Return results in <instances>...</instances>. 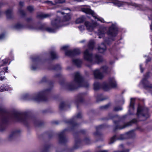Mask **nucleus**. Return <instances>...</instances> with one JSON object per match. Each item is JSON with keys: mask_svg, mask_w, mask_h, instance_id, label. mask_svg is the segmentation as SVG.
Returning <instances> with one entry per match:
<instances>
[{"mask_svg": "<svg viewBox=\"0 0 152 152\" xmlns=\"http://www.w3.org/2000/svg\"><path fill=\"white\" fill-rule=\"evenodd\" d=\"M10 118L26 124L29 120V117L28 113L26 112L15 111L10 114L5 110L0 109V131H3L4 129V124L7 122Z\"/></svg>", "mask_w": 152, "mask_h": 152, "instance_id": "nucleus-1", "label": "nucleus"}, {"mask_svg": "<svg viewBox=\"0 0 152 152\" xmlns=\"http://www.w3.org/2000/svg\"><path fill=\"white\" fill-rule=\"evenodd\" d=\"M89 86L87 81H85L80 73L76 72L75 73L74 80L71 83L66 84L65 88L67 89L72 90L78 87H83L87 88Z\"/></svg>", "mask_w": 152, "mask_h": 152, "instance_id": "nucleus-2", "label": "nucleus"}, {"mask_svg": "<svg viewBox=\"0 0 152 152\" xmlns=\"http://www.w3.org/2000/svg\"><path fill=\"white\" fill-rule=\"evenodd\" d=\"M51 90V88L45 89L35 94L33 97L29 96L27 94H23L22 96L21 99L23 100H28L31 99L37 102L46 101L47 100V96Z\"/></svg>", "mask_w": 152, "mask_h": 152, "instance_id": "nucleus-3", "label": "nucleus"}, {"mask_svg": "<svg viewBox=\"0 0 152 152\" xmlns=\"http://www.w3.org/2000/svg\"><path fill=\"white\" fill-rule=\"evenodd\" d=\"M117 84L115 79L111 78L109 79L108 83L104 82L101 85L98 82H95L94 84V88L95 90H97L101 88L105 91H107L112 88H115Z\"/></svg>", "mask_w": 152, "mask_h": 152, "instance_id": "nucleus-4", "label": "nucleus"}, {"mask_svg": "<svg viewBox=\"0 0 152 152\" xmlns=\"http://www.w3.org/2000/svg\"><path fill=\"white\" fill-rule=\"evenodd\" d=\"M71 18V15L69 13H67L65 15L62 20H61L60 18L57 17L56 18L51 21V24L54 27L58 28L62 26H66L69 24L67 22Z\"/></svg>", "mask_w": 152, "mask_h": 152, "instance_id": "nucleus-5", "label": "nucleus"}, {"mask_svg": "<svg viewBox=\"0 0 152 152\" xmlns=\"http://www.w3.org/2000/svg\"><path fill=\"white\" fill-rule=\"evenodd\" d=\"M84 57L86 60L91 64H93L94 62L99 63L103 60L102 57L97 55H96L94 58L88 49L86 50L84 52Z\"/></svg>", "mask_w": 152, "mask_h": 152, "instance_id": "nucleus-6", "label": "nucleus"}, {"mask_svg": "<svg viewBox=\"0 0 152 152\" xmlns=\"http://www.w3.org/2000/svg\"><path fill=\"white\" fill-rule=\"evenodd\" d=\"M108 67L106 66H102L100 69H96L93 71L94 78L101 80L104 77V73H107Z\"/></svg>", "mask_w": 152, "mask_h": 152, "instance_id": "nucleus-7", "label": "nucleus"}, {"mask_svg": "<svg viewBox=\"0 0 152 152\" xmlns=\"http://www.w3.org/2000/svg\"><path fill=\"white\" fill-rule=\"evenodd\" d=\"M137 115L139 117H144L145 119L148 118L149 117L148 108L139 104L137 109Z\"/></svg>", "mask_w": 152, "mask_h": 152, "instance_id": "nucleus-8", "label": "nucleus"}, {"mask_svg": "<svg viewBox=\"0 0 152 152\" xmlns=\"http://www.w3.org/2000/svg\"><path fill=\"white\" fill-rule=\"evenodd\" d=\"M149 73H147L145 75L144 78L141 81V83L144 86L145 88L151 92L152 91V85L150 84L147 80L149 77Z\"/></svg>", "mask_w": 152, "mask_h": 152, "instance_id": "nucleus-9", "label": "nucleus"}, {"mask_svg": "<svg viewBox=\"0 0 152 152\" xmlns=\"http://www.w3.org/2000/svg\"><path fill=\"white\" fill-rule=\"evenodd\" d=\"M137 121L135 119H134L129 122L124 124L123 126H121L119 125V122L118 121H114V123L115 125V130L117 129H122L129 126H131L133 123H135Z\"/></svg>", "mask_w": 152, "mask_h": 152, "instance_id": "nucleus-10", "label": "nucleus"}, {"mask_svg": "<svg viewBox=\"0 0 152 152\" xmlns=\"http://www.w3.org/2000/svg\"><path fill=\"white\" fill-rule=\"evenodd\" d=\"M118 29L116 23H112V25L109 28L107 31L108 35L112 37H115L117 34Z\"/></svg>", "mask_w": 152, "mask_h": 152, "instance_id": "nucleus-11", "label": "nucleus"}, {"mask_svg": "<svg viewBox=\"0 0 152 152\" xmlns=\"http://www.w3.org/2000/svg\"><path fill=\"white\" fill-rule=\"evenodd\" d=\"M81 10L82 11L86 14H91L95 19H97L98 20L101 21V22H104L103 19L98 18V15L90 9L86 7L83 8L81 9Z\"/></svg>", "mask_w": 152, "mask_h": 152, "instance_id": "nucleus-12", "label": "nucleus"}, {"mask_svg": "<svg viewBox=\"0 0 152 152\" xmlns=\"http://www.w3.org/2000/svg\"><path fill=\"white\" fill-rule=\"evenodd\" d=\"M125 135L126 133L124 134L115 135L114 136L110 138L109 142L110 144L113 143L116 140H122L127 139Z\"/></svg>", "mask_w": 152, "mask_h": 152, "instance_id": "nucleus-13", "label": "nucleus"}, {"mask_svg": "<svg viewBox=\"0 0 152 152\" xmlns=\"http://www.w3.org/2000/svg\"><path fill=\"white\" fill-rule=\"evenodd\" d=\"M80 53V51L79 49H75L73 50H67L65 52V55L66 56L73 57L79 54Z\"/></svg>", "mask_w": 152, "mask_h": 152, "instance_id": "nucleus-14", "label": "nucleus"}, {"mask_svg": "<svg viewBox=\"0 0 152 152\" xmlns=\"http://www.w3.org/2000/svg\"><path fill=\"white\" fill-rule=\"evenodd\" d=\"M67 130L66 129H65L58 134L59 142L60 143L64 144L66 142L67 140L65 137V133Z\"/></svg>", "mask_w": 152, "mask_h": 152, "instance_id": "nucleus-15", "label": "nucleus"}, {"mask_svg": "<svg viewBox=\"0 0 152 152\" xmlns=\"http://www.w3.org/2000/svg\"><path fill=\"white\" fill-rule=\"evenodd\" d=\"M82 117V114L80 113H78L76 116H74L71 119L69 120L68 123L71 124L73 127L77 125V124L75 123V121L77 118H80Z\"/></svg>", "mask_w": 152, "mask_h": 152, "instance_id": "nucleus-16", "label": "nucleus"}, {"mask_svg": "<svg viewBox=\"0 0 152 152\" xmlns=\"http://www.w3.org/2000/svg\"><path fill=\"white\" fill-rule=\"evenodd\" d=\"M85 25L87 30L89 31H92L97 26L96 23H92L88 21H86L85 23Z\"/></svg>", "mask_w": 152, "mask_h": 152, "instance_id": "nucleus-17", "label": "nucleus"}, {"mask_svg": "<svg viewBox=\"0 0 152 152\" xmlns=\"http://www.w3.org/2000/svg\"><path fill=\"white\" fill-rule=\"evenodd\" d=\"M20 132L19 130H15L12 131L9 136V139L11 140L18 136L20 134Z\"/></svg>", "mask_w": 152, "mask_h": 152, "instance_id": "nucleus-18", "label": "nucleus"}, {"mask_svg": "<svg viewBox=\"0 0 152 152\" xmlns=\"http://www.w3.org/2000/svg\"><path fill=\"white\" fill-rule=\"evenodd\" d=\"M32 61V62L33 65L31 66V69L33 70H35L37 68V67H35L34 65L38 64L39 61V58L35 57H31Z\"/></svg>", "mask_w": 152, "mask_h": 152, "instance_id": "nucleus-19", "label": "nucleus"}, {"mask_svg": "<svg viewBox=\"0 0 152 152\" xmlns=\"http://www.w3.org/2000/svg\"><path fill=\"white\" fill-rule=\"evenodd\" d=\"M84 93H80L78 94L76 97L75 102L77 104L82 102L84 100Z\"/></svg>", "mask_w": 152, "mask_h": 152, "instance_id": "nucleus-20", "label": "nucleus"}, {"mask_svg": "<svg viewBox=\"0 0 152 152\" xmlns=\"http://www.w3.org/2000/svg\"><path fill=\"white\" fill-rule=\"evenodd\" d=\"M19 7L18 10L19 13L22 16H24L26 15V12L22 9V7L24 6V3L23 1H20L19 2Z\"/></svg>", "mask_w": 152, "mask_h": 152, "instance_id": "nucleus-21", "label": "nucleus"}, {"mask_svg": "<svg viewBox=\"0 0 152 152\" xmlns=\"http://www.w3.org/2000/svg\"><path fill=\"white\" fill-rule=\"evenodd\" d=\"M136 134L133 130H131L126 133L125 136L127 139L134 138Z\"/></svg>", "mask_w": 152, "mask_h": 152, "instance_id": "nucleus-22", "label": "nucleus"}, {"mask_svg": "<svg viewBox=\"0 0 152 152\" xmlns=\"http://www.w3.org/2000/svg\"><path fill=\"white\" fill-rule=\"evenodd\" d=\"M3 70H2L0 72V80L2 81L5 79V77L3 76L5 75V71L6 72H8V67H7L3 68Z\"/></svg>", "mask_w": 152, "mask_h": 152, "instance_id": "nucleus-23", "label": "nucleus"}, {"mask_svg": "<svg viewBox=\"0 0 152 152\" xmlns=\"http://www.w3.org/2000/svg\"><path fill=\"white\" fill-rule=\"evenodd\" d=\"M98 50L99 53H103L106 50V47L104 43H102L98 48Z\"/></svg>", "mask_w": 152, "mask_h": 152, "instance_id": "nucleus-24", "label": "nucleus"}, {"mask_svg": "<svg viewBox=\"0 0 152 152\" xmlns=\"http://www.w3.org/2000/svg\"><path fill=\"white\" fill-rule=\"evenodd\" d=\"M106 32L105 28H101L98 31L97 35L99 36V38H101L104 36Z\"/></svg>", "mask_w": 152, "mask_h": 152, "instance_id": "nucleus-25", "label": "nucleus"}, {"mask_svg": "<svg viewBox=\"0 0 152 152\" xmlns=\"http://www.w3.org/2000/svg\"><path fill=\"white\" fill-rule=\"evenodd\" d=\"M134 99L132 98H131L130 99V104L129 107V112H132V110H134ZM130 114H132V113H130Z\"/></svg>", "mask_w": 152, "mask_h": 152, "instance_id": "nucleus-26", "label": "nucleus"}, {"mask_svg": "<svg viewBox=\"0 0 152 152\" xmlns=\"http://www.w3.org/2000/svg\"><path fill=\"white\" fill-rule=\"evenodd\" d=\"M106 127V125H101L96 127V131L94 133V135L95 136H98L99 135V131L102 129Z\"/></svg>", "mask_w": 152, "mask_h": 152, "instance_id": "nucleus-27", "label": "nucleus"}, {"mask_svg": "<svg viewBox=\"0 0 152 152\" xmlns=\"http://www.w3.org/2000/svg\"><path fill=\"white\" fill-rule=\"evenodd\" d=\"M72 62L75 65L78 67H80V66L82 63V61L78 59L73 60Z\"/></svg>", "mask_w": 152, "mask_h": 152, "instance_id": "nucleus-28", "label": "nucleus"}, {"mask_svg": "<svg viewBox=\"0 0 152 152\" xmlns=\"http://www.w3.org/2000/svg\"><path fill=\"white\" fill-rule=\"evenodd\" d=\"M10 88L6 84H3L0 87V92H3L6 91L10 90Z\"/></svg>", "mask_w": 152, "mask_h": 152, "instance_id": "nucleus-29", "label": "nucleus"}, {"mask_svg": "<svg viewBox=\"0 0 152 152\" xmlns=\"http://www.w3.org/2000/svg\"><path fill=\"white\" fill-rule=\"evenodd\" d=\"M50 16V15L47 14L40 13L37 15V17L39 18L43 19L48 18Z\"/></svg>", "mask_w": 152, "mask_h": 152, "instance_id": "nucleus-30", "label": "nucleus"}, {"mask_svg": "<svg viewBox=\"0 0 152 152\" xmlns=\"http://www.w3.org/2000/svg\"><path fill=\"white\" fill-rule=\"evenodd\" d=\"M51 58L52 59H54L58 58V55L55 51H52L50 52Z\"/></svg>", "mask_w": 152, "mask_h": 152, "instance_id": "nucleus-31", "label": "nucleus"}, {"mask_svg": "<svg viewBox=\"0 0 152 152\" xmlns=\"http://www.w3.org/2000/svg\"><path fill=\"white\" fill-rule=\"evenodd\" d=\"M12 10V9H8L6 12V14L8 18H11Z\"/></svg>", "mask_w": 152, "mask_h": 152, "instance_id": "nucleus-32", "label": "nucleus"}, {"mask_svg": "<svg viewBox=\"0 0 152 152\" xmlns=\"http://www.w3.org/2000/svg\"><path fill=\"white\" fill-rule=\"evenodd\" d=\"M94 42L93 40H91L88 43V47L89 50H93L94 47Z\"/></svg>", "mask_w": 152, "mask_h": 152, "instance_id": "nucleus-33", "label": "nucleus"}, {"mask_svg": "<svg viewBox=\"0 0 152 152\" xmlns=\"http://www.w3.org/2000/svg\"><path fill=\"white\" fill-rule=\"evenodd\" d=\"M29 28L31 29H36V30H42V27H36L34 25H32L28 27Z\"/></svg>", "mask_w": 152, "mask_h": 152, "instance_id": "nucleus-34", "label": "nucleus"}, {"mask_svg": "<svg viewBox=\"0 0 152 152\" xmlns=\"http://www.w3.org/2000/svg\"><path fill=\"white\" fill-rule=\"evenodd\" d=\"M84 20V18L83 17H81L77 18L76 21V23L77 24L83 23Z\"/></svg>", "mask_w": 152, "mask_h": 152, "instance_id": "nucleus-35", "label": "nucleus"}, {"mask_svg": "<svg viewBox=\"0 0 152 152\" xmlns=\"http://www.w3.org/2000/svg\"><path fill=\"white\" fill-rule=\"evenodd\" d=\"M66 104L65 102H61L59 105V108L60 110H62L64 109L66 106Z\"/></svg>", "mask_w": 152, "mask_h": 152, "instance_id": "nucleus-36", "label": "nucleus"}, {"mask_svg": "<svg viewBox=\"0 0 152 152\" xmlns=\"http://www.w3.org/2000/svg\"><path fill=\"white\" fill-rule=\"evenodd\" d=\"M45 30L50 33H53L56 31V29H53L51 28L47 27L45 28Z\"/></svg>", "mask_w": 152, "mask_h": 152, "instance_id": "nucleus-37", "label": "nucleus"}, {"mask_svg": "<svg viewBox=\"0 0 152 152\" xmlns=\"http://www.w3.org/2000/svg\"><path fill=\"white\" fill-rule=\"evenodd\" d=\"M23 28V26L20 23L16 24L14 26V28L17 30H19L22 28Z\"/></svg>", "mask_w": 152, "mask_h": 152, "instance_id": "nucleus-38", "label": "nucleus"}, {"mask_svg": "<svg viewBox=\"0 0 152 152\" xmlns=\"http://www.w3.org/2000/svg\"><path fill=\"white\" fill-rule=\"evenodd\" d=\"M110 106V104L108 103L107 104L104 106H101L100 107V108L101 110H105L107 109Z\"/></svg>", "mask_w": 152, "mask_h": 152, "instance_id": "nucleus-39", "label": "nucleus"}, {"mask_svg": "<svg viewBox=\"0 0 152 152\" xmlns=\"http://www.w3.org/2000/svg\"><path fill=\"white\" fill-rule=\"evenodd\" d=\"M8 59L7 58L5 59L4 60H2V62H3V64H1V65L0 66V67H1V66H3L4 65H5L7 64L8 63Z\"/></svg>", "mask_w": 152, "mask_h": 152, "instance_id": "nucleus-40", "label": "nucleus"}, {"mask_svg": "<svg viewBox=\"0 0 152 152\" xmlns=\"http://www.w3.org/2000/svg\"><path fill=\"white\" fill-rule=\"evenodd\" d=\"M113 3L116 6L120 7L122 5V3L119 1H116V2H113Z\"/></svg>", "mask_w": 152, "mask_h": 152, "instance_id": "nucleus-41", "label": "nucleus"}, {"mask_svg": "<svg viewBox=\"0 0 152 152\" xmlns=\"http://www.w3.org/2000/svg\"><path fill=\"white\" fill-rule=\"evenodd\" d=\"M123 108L121 106H116L114 107V110L115 111H118L121 110Z\"/></svg>", "mask_w": 152, "mask_h": 152, "instance_id": "nucleus-42", "label": "nucleus"}, {"mask_svg": "<svg viewBox=\"0 0 152 152\" xmlns=\"http://www.w3.org/2000/svg\"><path fill=\"white\" fill-rule=\"evenodd\" d=\"M27 9L30 12H32L34 10V7L32 6H28Z\"/></svg>", "mask_w": 152, "mask_h": 152, "instance_id": "nucleus-43", "label": "nucleus"}, {"mask_svg": "<svg viewBox=\"0 0 152 152\" xmlns=\"http://www.w3.org/2000/svg\"><path fill=\"white\" fill-rule=\"evenodd\" d=\"M61 69V66L59 64L56 65L55 66L54 69L56 70H59Z\"/></svg>", "mask_w": 152, "mask_h": 152, "instance_id": "nucleus-44", "label": "nucleus"}, {"mask_svg": "<svg viewBox=\"0 0 152 152\" xmlns=\"http://www.w3.org/2000/svg\"><path fill=\"white\" fill-rule=\"evenodd\" d=\"M68 47H69V46L68 45H65V46H63L61 47V50L65 51L68 48Z\"/></svg>", "mask_w": 152, "mask_h": 152, "instance_id": "nucleus-45", "label": "nucleus"}, {"mask_svg": "<svg viewBox=\"0 0 152 152\" xmlns=\"http://www.w3.org/2000/svg\"><path fill=\"white\" fill-rule=\"evenodd\" d=\"M124 103V100L123 99H122L121 100L119 101V102H117L116 103L117 104H123Z\"/></svg>", "mask_w": 152, "mask_h": 152, "instance_id": "nucleus-46", "label": "nucleus"}, {"mask_svg": "<svg viewBox=\"0 0 152 152\" xmlns=\"http://www.w3.org/2000/svg\"><path fill=\"white\" fill-rule=\"evenodd\" d=\"M5 37V34H2L0 35V40H1L4 39Z\"/></svg>", "mask_w": 152, "mask_h": 152, "instance_id": "nucleus-47", "label": "nucleus"}, {"mask_svg": "<svg viewBox=\"0 0 152 152\" xmlns=\"http://www.w3.org/2000/svg\"><path fill=\"white\" fill-rule=\"evenodd\" d=\"M78 28L81 31H82L84 29V26H80L78 27Z\"/></svg>", "mask_w": 152, "mask_h": 152, "instance_id": "nucleus-48", "label": "nucleus"}, {"mask_svg": "<svg viewBox=\"0 0 152 152\" xmlns=\"http://www.w3.org/2000/svg\"><path fill=\"white\" fill-rule=\"evenodd\" d=\"M56 3H63L64 2L65 0H56Z\"/></svg>", "mask_w": 152, "mask_h": 152, "instance_id": "nucleus-49", "label": "nucleus"}, {"mask_svg": "<svg viewBox=\"0 0 152 152\" xmlns=\"http://www.w3.org/2000/svg\"><path fill=\"white\" fill-rule=\"evenodd\" d=\"M47 80V78L45 77H43L42 79L41 80V82H44L46 81Z\"/></svg>", "mask_w": 152, "mask_h": 152, "instance_id": "nucleus-50", "label": "nucleus"}, {"mask_svg": "<svg viewBox=\"0 0 152 152\" xmlns=\"http://www.w3.org/2000/svg\"><path fill=\"white\" fill-rule=\"evenodd\" d=\"M129 149H126V150H124L121 151H114V152H129Z\"/></svg>", "mask_w": 152, "mask_h": 152, "instance_id": "nucleus-51", "label": "nucleus"}, {"mask_svg": "<svg viewBox=\"0 0 152 152\" xmlns=\"http://www.w3.org/2000/svg\"><path fill=\"white\" fill-rule=\"evenodd\" d=\"M142 65L141 64H140V72H142L144 70V69L142 68Z\"/></svg>", "mask_w": 152, "mask_h": 152, "instance_id": "nucleus-52", "label": "nucleus"}, {"mask_svg": "<svg viewBox=\"0 0 152 152\" xmlns=\"http://www.w3.org/2000/svg\"><path fill=\"white\" fill-rule=\"evenodd\" d=\"M57 13L58 15H60V14H61V15H63L64 14V13L63 12H61L59 11L57 12Z\"/></svg>", "mask_w": 152, "mask_h": 152, "instance_id": "nucleus-53", "label": "nucleus"}, {"mask_svg": "<svg viewBox=\"0 0 152 152\" xmlns=\"http://www.w3.org/2000/svg\"><path fill=\"white\" fill-rule=\"evenodd\" d=\"M61 75L60 74H58L55 75V77H61Z\"/></svg>", "mask_w": 152, "mask_h": 152, "instance_id": "nucleus-54", "label": "nucleus"}, {"mask_svg": "<svg viewBox=\"0 0 152 152\" xmlns=\"http://www.w3.org/2000/svg\"><path fill=\"white\" fill-rule=\"evenodd\" d=\"M151 60V58H150L149 57V58H148L146 59V61L147 63V62H148L149 61Z\"/></svg>", "mask_w": 152, "mask_h": 152, "instance_id": "nucleus-55", "label": "nucleus"}, {"mask_svg": "<svg viewBox=\"0 0 152 152\" xmlns=\"http://www.w3.org/2000/svg\"><path fill=\"white\" fill-rule=\"evenodd\" d=\"M89 141V140L88 138H86L85 140V141L87 143H88Z\"/></svg>", "mask_w": 152, "mask_h": 152, "instance_id": "nucleus-56", "label": "nucleus"}, {"mask_svg": "<svg viewBox=\"0 0 152 152\" xmlns=\"http://www.w3.org/2000/svg\"><path fill=\"white\" fill-rule=\"evenodd\" d=\"M104 42L105 43L107 44H109V43L108 41H107L106 39H105L104 40Z\"/></svg>", "mask_w": 152, "mask_h": 152, "instance_id": "nucleus-57", "label": "nucleus"}, {"mask_svg": "<svg viewBox=\"0 0 152 152\" xmlns=\"http://www.w3.org/2000/svg\"><path fill=\"white\" fill-rule=\"evenodd\" d=\"M32 20L31 18H28L27 19V21L29 22V21H30V20Z\"/></svg>", "mask_w": 152, "mask_h": 152, "instance_id": "nucleus-58", "label": "nucleus"}, {"mask_svg": "<svg viewBox=\"0 0 152 152\" xmlns=\"http://www.w3.org/2000/svg\"><path fill=\"white\" fill-rule=\"evenodd\" d=\"M49 146L45 147V148L44 151H47V149L49 148Z\"/></svg>", "mask_w": 152, "mask_h": 152, "instance_id": "nucleus-59", "label": "nucleus"}, {"mask_svg": "<svg viewBox=\"0 0 152 152\" xmlns=\"http://www.w3.org/2000/svg\"><path fill=\"white\" fill-rule=\"evenodd\" d=\"M120 147L121 148H124V145L123 144H121L120 145Z\"/></svg>", "mask_w": 152, "mask_h": 152, "instance_id": "nucleus-60", "label": "nucleus"}, {"mask_svg": "<svg viewBox=\"0 0 152 152\" xmlns=\"http://www.w3.org/2000/svg\"><path fill=\"white\" fill-rule=\"evenodd\" d=\"M74 1L77 2H81L82 1V0H74Z\"/></svg>", "mask_w": 152, "mask_h": 152, "instance_id": "nucleus-61", "label": "nucleus"}, {"mask_svg": "<svg viewBox=\"0 0 152 152\" xmlns=\"http://www.w3.org/2000/svg\"><path fill=\"white\" fill-rule=\"evenodd\" d=\"M3 5V4L2 3H0V7H1Z\"/></svg>", "mask_w": 152, "mask_h": 152, "instance_id": "nucleus-62", "label": "nucleus"}, {"mask_svg": "<svg viewBox=\"0 0 152 152\" xmlns=\"http://www.w3.org/2000/svg\"><path fill=\"white\" fill-rule=\"evenodd\" d=\"M110 118H113V117L110 116Z\"/></svg>", "mask_w": 152, "mask_h": 152, "instance_id": "nucleus-63", "label": "nucleus"}, {"mask_svg": "<svg viewBox=\"0 0 152 152\" xmlns=\"http://www.w3.org/2000/svg\"><path fill=\"white\" fill-rule=\"evenodd\" d=\"M87 66H88L89 67H90V66H89V65H87Z\"/></svg>", "mask_w": 152, "mask_h": 152, "instance_id": "nucleus-64", "label": "nucleus"}]
</instances>
